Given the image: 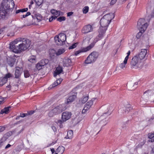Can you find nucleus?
Segmentation results:
<instances>
[{
  "label": "nucleus",
  "instance_id": "obj_37",
  "mask_svg": "<svg viewBox=\"0 0 154 154\" xmlns=\"http://www.w3.org/2000/svg\"><path fill=\"white\" fill-rule=\"evenodd\" d=\"M24 74L25 77L26 78L29 77L30 76V74L29 71L27 70H24Z\"/></svg>",
  "mask_w": 154,
  "mask_h": 154
},
{
  "label": "nucleus",
  "instance_id": "obj_34",
  "mask_svg": "<svg viewBox=\"0 0 154 154\" xmlns=\"http://www.w3.org/2000/svg\"><path fill=\"white\" fill-rule=\"evenodd\" d=\"M43 66L39 62L36 65V68L38 70H40L43 68Z\"/></svg>",
  "mask_w": 154,
  "mask_h": 154
},
{
  "label": "nucleus",
  "instance_id": "obj_36",
  "mask_svg": "<svg viewBox=\"0 0 154 154\" xmlns=\"http://www.w3.org/2000/svg\"><path fill=\"white\" fill-rule=\"evenodd\" d=\"M78 44V42H76L72 44L71 46L69 47V49H73L76 48Z\"/></svg>",
  "mask_w": 154,
  "mask_h": 154
},
{
  "label": "nucleus",
  "instance_id": "obj_47",
  "mask_svg": "<svg viewBox=\"0 0 154 154\" xmlns=\"http://www.w3.org/2000/svg\"><path fill=\"white\" fill-rule=\"evenodd\" d=\"M5 98H2L0 96V104L3 103L4 102Z\"/></svg>",
  "mask_w": 154,
  "mask_h": 154
},
{
  "label": "nucleus",
  "instance_id": "obj_23",
  "mask_svg": "<svg viewBox=\"0 0 154 154\" xmlns=\"http://www.w3.org/2000/svg\"><path fill=\"white\" fill-rule=\"evenodd\" d=\"M16 60L15 57H14L10 58L8 61V64L11 67L13 66L16 61Z\"/></svg>",
  "mask_w": 154,
  "mask_h": 154
},
{
  "label": "nucleus",
  "instance_id": "obj_61",
  "mask_svg": "<svg viewBox=\"0 0 154 154\" xmlns=\"http://www.w3.org/2000/svg\"><path fill=\"white\" fill-rule=\"evenodd\" d=\"M154 119V115H153L151 117V119L149 120H153Z\"/></svg>",
  "mask_w": 154,
  "mask_h": 154
},
{
  "label": "nucleus",
  "instance_id": "obj_17",
  "mask_svg": "<svg viewBox=\"0 0 154 154\" xmlns=\"http://www.w3.org/2000/svg\"><path fill=\"white\" fill-rule=\"evenodd\" d=\"M76 98V94L75 93L70 96L67 99L66 103L67 104H69L73 102L75 99Z\"/></svg>",
  "mask_w": 154,
  "mask_h": 154
},
{
  "label": "nucleus",
  "instance_id": "obj_41",
  "mask_svg": "<svg viewBox=\"0 0 154 154\" xmlns=\"http://www.w3.org/2000/svg\"><path fill=\"white\" fill-rule=\"evenodd\" d=\"M127 61L125 62V59L124 61V62L121 63L119 66L122 69H123L124 67H125V64L127 63Z\"/></svg>",
  "mask_w": 154,
  "mask_h": 154
},
{
  "label": "nucleus",
  "instance_id": "obj_14",
  "mask_svg": "<svg viewBox=\"0 0 154 154\" xmlns=\"http://www.w3.org/2000/svg\"><path fill=\"white\" fill-rule=\"evenodd\" d=\"M138 84V82H133L131 81L127 83V86L129 90H133L137 87Z\"/></svg>",
  "mask_w": 154,
  "mask_h": 154
},
{
  "label": "nucleus",
  "instance_id": "obj_1",
  "mask_svg": "<svg viewBox=\"0 0 154 154\" xmlns=\"http://www.w3.org/2000/svg\"><path fill=\"white\" fill-rule=\"evenodd\" d=\"M31 42L27 39L18 38L10 44L9 49L15 53H20L22 51L30 48Z\"/></svg>",
  "mask_w": 154,
  "mask_h": 154
},
{
  "label": "nucleus",
  "instance_id": "obj_62",
  "mask_svg": "<svg viewBox=\"0 0 154 154\" xmlns=\"http://www.w3.org/2000/svg\"><path fill=\"white\" fill-rule=\"evenodd\" d=\"M20 117V116H17L16 118V120L19 119Z\"/></svg>",
  "mask_w": 154,
  "mask_h": 154
},
{
  "label": "nucleus",
  "instance_id": "obj_53",
  "mask_svg": "<svg viewBox=\"0 0 154 154\" xmlns=\"http://www.w3.org/2000/svg\"><path fill=\"white\" fill-rule=\"evenodd\" d=\"M154 141V138H149V142H153Z\"/></svg>",
  "mask_w": 154,
  "mask_h": 154
},
{
  "label": "nucleus",
  "instance_id": "obj_51",
  "mask_svg": "<svg viewBox=\"0 0 154 154\" xmlns=\"http://www.w3.org/2000/svg\"><path fill=\"white\" fill-rule=\"evenodd\" d=\"M73 14V12H70L67 13V16L68 17L72 15Z\"/></svg>",
  "mask_w": 154,
  "mask_h": 154
},
{
  "label": "nucleus",
  "instance_id": "obj_54",
  "mask_svg": "<svg viewBox=\"0 0 154 154\" xmlns=\"http://www.w3.org/2000/svg\"><path fill=\"white\" fill-rule=\"evenodd\" d=\"M11 145L9 144H8L5 147V149H7L11 146Z\"/></svg>",
  "mask_w": 154,
  "mask_h": 154
},
{
  "label": "nucleus",
  "instance_id": "obj_48",
  "mask_svg": "<svg viewBox=\"0 0 154 154\" xmlns=\"http://www.w3.org/2000/svg\"><path fill=\"white\" fill-rule=\"evenodd\" d=\"M30 14H31L30 12H27L26 14L23 15V18H25V17H26L30 15Z\"/></svg>",
  "mask_w": 154,
  "mask_h": 154
},
{
  "label": "nucleus",
  "instance_id": "obj_57",
  "mask_svg": "<svg viewBox=\"0 0 154 154\" xmlns=\"http://www.w3.org/2000/svg\"><path fill=\"white\" fill-rule=\"evenodd\" d=\"M51 151L52 153H54L55 152V150L54 148L51 149Z\"/></svg>",
  "mask_w": 154,
  "mask_h": 154
},
{
  "label": "nucleus",
  "instance_id": "obj_25",
  "mask_svg": "<svg viewBox=\"0 0 154 154\" xmlns=\"http://www.w3.org/2000/svg\"><path fill=\"white\" fill-rule=\"evenodd\" d=\"M11 108V106H9L1 110L0 112V114H3V113L7 114L8 113L9 111V109Z\"/></svg>",
  "mask_w": 154,
  "mask_h": 154
},
{
  "label": "nucleus",
  "instance_id": "obj_12",
  "mask_svg": "<svg viewBox=\"0 0 154 154\" xmlns=\"http://www.w3.org/2000/svg\"><path fill=\"white\" fill-rule=\"evenodd\" d=\"M94 99L93 98L91 100L89 101L85 105L82 111V113L85 114L86 113V112L90 109L91 107L93 105V100ZM95 99V98L94 99Z\"/></svg>",
  "mask_w": 154,
  "mask_h": 154
},
{
  "label": "nucleus",
  "instance_id": "obj_21",
  "mask_svg": "<svg viewBox=\"0 0 154 154\" xmlns=\"http://www.w3.org/2000/svg\"><path fill=\"white\" fill-rule=\"evenodd\" d=\"M22 71L21 69L19 68H17L15 71V78L18 79L20 76Z\"/></svg>",
  "mask_w": 154,
  "mask_h": 154
},
{
  "label": "nucleus",
  "instance_id": "obj_29",
  "mask_svg": "<svg viewBox=\"0 0 154 154\" xmlns=\"http://www.w3.org/2000/svg\"><path fill=\"white\" fill-rule=\"evenodd\" d=\"M11 1L13 2L12 0H3V2L2 3V5L3 7H4L6 4H7L8 5V6L7 7V9H8L9 8L10 6H8V1Z\"/></svg>",
  "mask_w": 154,
  "mask_h": 154
},
{
  "label": "nucleus",
  "instance_id": "obj_24",
  "mask_svg": "<svg viewBox=\"0 0 154 154\" xmlns=\"http://www.w3.org/2000/svg\"><path fill=\"white\" fill-rule=\"evenodd\" d=\"M73 132L71 130L68 131L67 132V135L65 137L66 139H71L73 137Z\"/></svg>",
  "mask_w": 154,
  "mask_h": 154
},
{
  "label": "nucleus",
  "instance_id": "obj_18",
  "mask_svg": "<svg viewBox=\"0 0 154 154\" xmlns=\"http://www.w3.org/2000/svg\"><path fill=\"white\" fill-rule=\"evenodd\" d=\"M132 109V108L130 104H128L125 107L123 108V112L122 113L124 114H127Z\"/></svg>",
  "mask_w": 154,
  "mask_h": 154
},
{
  "label": "nucleus",
  "instance_id": "obj_42",
  "mask_svg": "<svg viewBox=\"0 0 154 154\" xmlns=\"http://www.w3.org/2000/svg\"><path fill=\"white\" fill-rule=\"evenodd\" d=\"M12 77V75L10 73H8L6 74L5 77L4 78L6 79V80L8 81V78H11Z\"/></svg>",
  "mask_w": 154,
  "mask_h": 154
},
{
  "label": "nucleus",
  "instance_id": "obj_60",
  "mask_svg": "<svg viewBox=\"0 0 154 154\" xmlns=\"http://www.w3.org/2000/svg\"><path fill=\"white\" fill-rule=\"evenodd\" d=\"M23 128H22V129H21L20 130V131L19 132H18V134H20L21 132L23 131Z\"/></svg>",
  "mask_w": 154,
  "mask_h": 154
},
{
  "label": "nucleus",
  "instance_id": "obj_64",
  "mask_svg": "<svg viewBox=\"0 0 154 154\" xmlns=\"http://www.w3.org/2000/svg\"><path fill=\"white\" fill-rule=\"evenodd\" d=\"M33 1H32L30 2V5H32L33 4Z\"/></svg>",
  "mask_w": 154,
  "mask_h": 154
},
{
  "label": "nucleus",
  "instance_id": "obj_28",
  "mask_svg": "<svg viewBox=\"0 0 154 154\" xmlns=\"http://www.w3.org/2000/svg\"><path fill=\"white\" fill-rule=\"evenodd\" d=\"M48 62L49 61L48 59H45L42 60L40 61L39 63L43 67L45 65H47L48 63Z\"/></svg>",
  "mask_w": 154,
  "mask_h": 154
},
{
  "label": "nucleus",
  "instance_id": "obj_13",
  "mask_svg": "<svg viewBox=\"0 0 154 154\" xmlns=\"http://www.w3.org/2000/svg\"><path fill=\"white\" fill-rule=\"evenodd\" d=\"M93 28L90 25L84 26L82 30V32L83 34H86L93 31Z\"/></svg>",
  "mask_w": 154,
  "mask_h": 154
},
{
  "label": "nucleus",
  "instance_id": "obj_6",
  "mask_svg": "<svg viewBox=\"0 0 154 154\" xmlns=\"http://www.w3.org/2000/svg\"><path fill=\"white\" fill-rule=\"evenodd\" d=\"M106 31V29L103 30L102 29H99V34L95 38H94L93 42H92L88 46L91 50L94 45L95 43L99 40L102 38L104 35Z\"/></svg>",
  "mask_w": 154,
  "mask_h": 154
},
{
  "label": "nucleus",
  "instance_id": "obj_30",
  "mask_svg": "<svg viewBox=\"0 0 154 154\" xmlns=\"http://www.w3.org/2000/svg\"><path fill=\"white\" fill-rule=\"evenodd\" d=\"M7 81L5 78H2L0 79V86H2L6 83Z\"/></svg>",
  "mask_w": 154,
  "mask_h": 154
},
{
  "label": "nucleus",
  "instance_id": "obj_27",
  "mask_svg": "<svg viewBox=\"0 0 154 154\" xmlns=\"http://www.w3.org/2000/svg\"><path fill=\"white\" fill-rule=\"evenodd\" d=\"M62 81V79H60L57 80L52 84V87H55V86L60 84Z\"/></svg>",
  "mask_w": 154,
  "mask_h": 154
},
{
  "label": "nucleus",
  "instance_id": "obj_38",
  "mask_svg": "<svg viewBox=\"0 0 154 154\" xmlns=\"http://www.w3.org/2000/svg\"><path fill=\"white\" fill-rule=\"evenodd\" d=\"M36 4L38 6L41 5L43 3V0H34Z\"/></svg>",
  "mask_w": 154,
  "mask_h": 154
},
{
  "label": "nucleus",
  "instance_id": "obj_8",
  "mask_svg": "<svg viewBox=\"0 0 154 154\" xmlns=\"http://www.w3.org/2000/svg\"><path fill=\"white\" fill-rule=\"evenodd\" d=\"M131 64L132 66H135L137 68H140L142 65L143 63L142 60L136 55L132 59Z\"/></svg>",
  "mask_w": 154,
  "mask_h": 154
},
{
  "label": "nucleus",
  "instance_id": "obj_49",
  "mask_svg": "<svg viewBox=\"0 0 154 154\" xmlns=\"http://www.w3.org/2000/svg\"><path fill=\"white\" fill-rule=\"evenodd\" d=\"M5 127L3 126H0V132H1L4 131L5 129Z\"/></svg>",
  "mask_w": 154,
  "mask_h": 154
},
{
  "label": "nucleus",
  "instance_id": "obj_19",
  "mask_svg": "<svg viewBox=\"0 0 154 154\" xmlns=\"http://www.w3.org/2000/svg\"><path fill=\"white\" fill-rule=\"evenodd\" d=\"M63 72L62 68L60 66H58L57 68L54 73V76L55 77Z\"/></svg>",
  "mask_w": 154,
  "mask_h": 154
},
{
  "label": "nucleus",
  "instance_id": "obj_39",
  "mask_svg": "<svg viewBox=\"0 0 154 154\" xmlns=\"http://www.w3.org/2000/svg\"><path fill=\"white\" fill-rule=\"evenodd\" d=\"M66 20V17L64 16L60 17L57 19V20L60 22L62 21L65 20Z\"/></svg>",
  "mask_w": 154,
  "mask_h": 154
},
{
  "label": "nucleus",
  "instance_id": "obj_5",
  "mask_svg": "<svg viewBox=\"0 0 154 154\" xmlns=\"http://www.w3.org/2000/svg\"><path fill=\"white\" fill-rule=\"evenodd\" d=\"M55 42L58 45H62L65 44L66 40V35L63 33H60L54 37Z\"/></svg>",
  "mask_w": 154,
  "mask_h": 154
},
{
  "label": "nucleus",
  "instance_id": "obj_11",
  "mask_svg": "<svg viewBox=\"0 0 154 154\" xmlns=\"http://www.w3.org/2000/svg\"><path fill=\"white\" fill-rule=\"evenodd\" d=\"M65 51L64 48L59 49L57 51H55L54 49L51 50L50 51V56H54L55 54L57 56H59L63 54Z\"/></svg>",
  "mask_w": 154,
  "mask_h": 154
},
{
  "label": "nucleus",
  "instance_id": "obj_45",
  "mask_svg": "<svg viewBox=\"0 0 154 154\" xmlns=\"http://www.w3.org/2000/svg\"><path fill=\"white\" fill-rule=\"evenodd\" d=\"M149 138H154V133H151L148 134Z\"/></svg>",
  "mask_w": 154,
  "mask_h": 154
},
{
  "label": "nucleus",
  "instance_id": "obj_59",
  "mask_svg": "<svg viewBox=\"0 0 154 154\" xmlns=\"http://www.w3.org/2000/svg\"><path fill=\"white\" fill-rule=\"evenodd\" d=\"M52 17H53V19L55 20V19H56L58 17H57L56 16H52Z\"/></svg>",
  "mask_w": 154,
  "mask_h": 154
},
{
  "label": "nucleus",
  "instance_id": "obj_20",
  "mask_svg": "<svg viewBox=\"0 0 154 154\" xmlns=\"http://www.w3.org/2000/svg\"><path fill=\"white\" fill-rule=\"evenodd\" d=\"M90 50V49L88 47V46H87L86 48H83L81 50L75 51V54L76 56H77V55H78V54H79L83 52H85Z\"/></svg>",
  "mask_w": 154,
  "mask_h": 154
},
{
  "label": "nucleus",
  "instance_id": "obj_26",
  "mask_svg": "<svg viewBox=\"0 0 154 154\" xmlns=\"http://www.w3.org/2000/svg\"><path fill=\"white\" fill-rule=\"evenodd\" d=\"M51 12L54 16L58 17L60 15V11H57L55 9L51 10Z\"/></svg>",
  "mask_w": 154,
  "mask_h": 154
},
{
  "label": "nucleus",
  "instance_id": "obj_32",
  "mask_svg": "<svg viewBox=\"0 0 154 154\" xmlns=\"http://www.w3.org/2000/svg\"><path fill=\"white\" fill-rule=\"evenodd\" d=\"M28 8H26L23 9H19L16 11V13L17 14L20 12H26L28 11Z\"/></svg>",
  "mask_w": 154,
  "mask_h": 154
},
{
  "label": "nucleus",
  "instance_id": "obj_46",
  "mask_svg": "<svg viewBox=\"0 0 154 154\" xmlns=\"http://www.w3.org/2000/svg\"><path fill=\"white\" fill-rule=\"evenodd\" d=\"M28 115V114L27 113H21L20 114V116L21 117L23 118L25 116H27Z\"/></svg>",
  "mask_w": 154,
  "mask_h": 154
},
{
  "label": "nucleus",
  "instance_id": "obj_15",
  "mask_svg": "<svg viewBox=\"0 0 154 154\" xmlns=\"http://www.w3.org/2000/svg\"><path fill=\"white\" fill-rule=\"evenodd\" d=\"M104 114L107 115L108 114L109 115L111 114V111L112 109V107L109 105H107L104 106L103 107Z\"/></svg>",
  "mask_w": 154,
  "mask_h": 154
},
{
  "label": "nucleus",
  "instance_id": "obj_40",
  "mask_svg": "<svg viewBox=\"0 0 154 154\" xmlns=\"http://www.w3.org/2000/svg\"><path fill=\"white\" fill-rule=\"evenodd\" d=\"M88 97L86 96L82 98V102L83 103H85L88 100Z\"/></svg>",
  "mask_w": 154,
  "mask_h": 154
},
{
  "label": "nucleus",
  "instance_id": "obj_35",
  "mask_svg": "<svg viewBox=\"0 0 154 154\" xmlns=\"http://www.w3.org/2000/svg\"><path fill=\"white\" fill-rule=\"evenodd\" d=\"M29 61L31 63L35 62V57L34 56H32L30 57Z\"/></svg>",
  "mask_w": 154,
  "mask_h": 154
},
{
  "label": "nucleus",
  "instance_id": "obj_16",
  "mask_svg": "<svg viewBox=\"0 0 154 154\" xmlns=\"http://www.w3.org/2000/svg\"><path fill=\"white\" fill-rule=\"evenodd\" d=\"M63 66H69L72 65L71 59L68 58H65L63 60Z\"/></svg>",
  "mask_w": 154,
  "mask_h": 154
},
{
  "label": "nucleus",
  "instance_id": "obj_63",
  "mask_svg": "<svg viewBox=\"0 0 154 154\" xmlns=\"http://www.w3.org/2000/svg\"><path fill=\"white\" fill-rule=\"evenodd\" d=\"M150 91L149 90H148L144 92V93L145 94V93H147L148 91Z\"/></svg>",
  "mask_w": 154,
  "mask_h": 154
},
{
  "label": "nucleus",
  "instance_id": "obj_50",
  "mask_svg": "<svg viewBox=\"0 0 154 154\" xmlns=\"http://www.w3.org/2000/svg\"><path fill=\"white\" fill-rule=\"evenodd\" d=\"M117 0H111L110 2V4L113 5L116 2Z\"/></svg>",
  "mask_w": 154,
  "mask_h": 154
},
{
  "label": "nucleus",
  "instance_id": "obj_10",
  "mask_svg": "<svg viewBox=\"0 0 154 154\" xmlns=\"http://www.w3.org/2000/svg\"><path fill=\"white\" fill-rule=\"evenodd\" d=\"M148 55L147 50L146 49H142L141 50L138 54L136 55L142 60L143 59L146 58Z\"/></svg>",
  "mask_w": 154,
  "mask_h": 154
},
{
  "label": "nucleus",
  "instance_id": "obj_4",
  "mask_svg": "<svg viewBox=\"0 0 154 154\" xmlns=\"http://www.w3.org/2000/svg\"><path fill=\"white\" fill-rule=\"evenodd\" d=\"M71 113L69 112L66 111L62 113V120H58L57 122V124L60 126V128H61L63 127L62 124L64 122L69 119L71 118Z\"/></svg>",
  "mask_w": 154,
  "mask_h": 154
},
{
  "label": "nucleus",
  "instance_id": "obj_9",
  "mask_svg": "<svg viewBox=\"0 0 154 154\" xmlns=\"http://www.w3.org/2000/svg\"><path fill=\"white\" fill-rule=\"evenodd\" d=\"M148 26V23H145V20L144 18H140L137 24L138 29H143V30H142L143 31L146 30ZM141 30L142 31L141 29Z\"/></svg>",
  "mask_w": 154,
  "mask_h": 154
},
{
  "label": "nucleus",
  "instance_id": "obj_3",
  "mask_svg": "<svg viewBox=\"0 0 154 154\" xmlns=\"http://www.w3.org/2000/svg\"><path fill=\"white\" fill-rule=\"evenodd\" d=\"M66 108L65 104H62L57 106L49 112L48 116L52 117L58 114L65 110Z\"/></svg>",
  "mask_w": 154,
  "mask_h": 154
},
{
  "label": "nucleus",
  "instance_id": "obj_2",
  "mask_svg": "<svg viewBox=\"0 0 154 154\" xmlns=\"http://www.w3.org/2000/svg\"><path fill=\"white\" fill-rule=\"evenodd\" d=\"M114 15L112 13L107 14L104 15L100 21L101 27L100 28V29H101L104 30L106 29V30L109 24L112 20L114 18Z\"/></svg>",
  "mask_w": 154,
  "mask_h": 154
},
{
  "label": "nucleus",
  "instance_id": "obj_58",
  "mask_svg": "<svg viewBox=\"0 0 154 154\" xmlns=\"http://www.w3.org/2000/svg\"><path fill=\"white\" fill-rule=\"evenodd\" d=\"M53 20V17H51L49 18V21L50 22H51Z\"/></svg>",
  "mask_w": 154,
  "mask_h": 154
},
{
  "label": "nucleus",
  "instance_id": "obj_55",
  "mask_svg": "<svg viewBox=\"0 0 154 154\" xmlns=\"http://www.w3.org/2000/svg\"><path fill=\"white\" fill-rule=\"evenodd\" d=\"M52 128L54 131H56V129L55 126H52Z\"/></svg>",
  "mask_w": 154,
  "mask_h": 154
},
{
  "label": "nucleus",
  "instance_id": "obj_52",
  "mask_svg": "<svg viewBox=\"0 0 154 154\" xmlns=\"http://www.w3.org/2000/svg\"><path fill=\"white\" fill-rule=\"evenodd\" d=\"M34 112V111H30L29 112H28L27 113L28 114V115H32V114H33Z\"/></svg>",
  "mask_w": 154,
  "mask_h": 154
},
{
  "label": "nucleus",
  "instance_id": "obj_22",
  "mask_svg": "<svg viewBox=\"0 0 154 154\" xmlns=\"http://www.w3.org/2000/svg\"><path fill=\"white\" fill-rule=\"evenodd\" d=\"M65 150V148L63 146H59L56 149L55 154H62Z\"/></svg>",
  "mask_w": 154,
  "mask_h": 154
},
{
  "label": "nucleus",
  "instance_id": "obj_7",
  "mask_svg": "<svg viewBox=\"0 0 154 154\" xmlns=\"http://www.w3.org/2000/svg\"><path fill=\"white\" fill-rule=\"evenodd\" d=\"M99 54L96 51H93L91 53L85 60V63L86 64H90L94 62L97 59Z\"/></svg>",
  "mask_w": 154,
  "mask_h": 154
},
{
  "label": "nucleus",
  "instance_id": "obj_44",
  "mask_svg": "<svg viewBox=\"0 0 154 154\" xmlns=\"http://www.w3.org/2000/svg\"><path fill=\"white\" fill-rule=\"evenodd\" d=\"M131 53V52L130 51H129L128 52L127 54V55L126 57H125V62H126V61H127L128 59V57L129 55H130Z\"/></svg>",
  "mask_w": 154,
  "mask_h": 154
},
{
  "label": "nucleus",
  "instance_id": "obj_43",
  "mask_svg": "<svg viewBox=\"0 0 154 154\" xmlns=\"http://www.w3.org/2000/svg\"><path fill=\"white\" fill-rule=\"evenodd\" d=\"M88 9L89 8L88 7L86 6L83 9V13L85 14L87 13L88 11Z\"/></svg>",
  "mask_w": 154,
  "mask_h": 154
},
{
  "label": "nucleus",
  "instance_id": "obj_56",
  "mask_svg": "<svg viewBox=\"0 0 154 154\" xmlns=\"http://www.w3.org/2000/svg\"><path fill=\"white\" fill-rule=\"evenodd\" d=\"M151 154H154V147H153L151 151Z\"/></svg>",
  "mask_w": 154,
  "mask_h": 154
},
{
  "label": "nucleus",
  "instance_id": "obj_33",
  "mask_svg": "<svg viewBox=\"0 0 154 154\" xmlns=\"http://www.w3.org/2000/svg\"><path fill=\"white\" fill-rule=\"evenodd\" d=\"M108 115L104 114L103 113V115L101 116L99 118L97 121L99 120H103L106 119V117L108 116Z\"/></svg>",
  "mask_w": 154,
  "mask_h": 154
},
{
  "label": "nucleus",
  "instance_id": "obj_31",
  "mask_svg": "<svg viewBox=\"0 0 154 154\" xmlns=\"http://www.w3.org/2000/svg\"><path fill=\"white\" fill-rule=\"evenodd\" d=\"M140 31L139 32H138L137 33V35H136V38H139L140 37V36L142 35L143 33L145 31V30H144L143 31L142 30H143V29H141L142 31L141 30V29H138Z\"/></svg>",
  "mask_w": 154,
  "mask_h": 154
}]
</instances>
